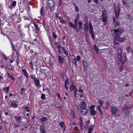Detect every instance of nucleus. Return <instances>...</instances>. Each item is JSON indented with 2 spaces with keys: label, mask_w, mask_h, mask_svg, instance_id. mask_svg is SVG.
<instances>
[{
  "label": "nucleus",
  "mask_w": 133,
  "mask_h": 133,
  "mask_svg": "<svg viewBox=\"0 0 133 133\" xmlns=\"http://www.w3.org/2000/svg\"><path fill=\"white\" fill-rule=\"evenodd\" d=\"M117 54L118 64L121 63L122 64H124L127 60L126 53L124 52L122 54L121 48L119 47L118 49Z\"/></svg>",
  "instance_id": "obj_1"
},
{
  "label": "nucleus",
  "mask_w": 133,
  "mask_h": 133,
  "mask_svg": "<svg viewBox=\"0 0 133 133\" xmlns=\"http://www.w3.org/2000/svg\"><path fill=\"white\" fill-rule=\"evenodd\" d=\"M124 32V30L122 28L117 29V41L122 42L125 39L124 38H121L120 36L121 34Z\"/></svg>",
  "instance_id": "obj_2"
},
{
  "label": "nucleus",
  "mask_w": 133,
  "mask_h": 133,
  "mask_svg": "<svg viewBox=\"0 0 133 133\" xmlns=\"http://www.w3.org/2000/svg\"><path fill=\"white\" fill-rule=\"evenodd\" d=\"M55 3L54 0H48L47 4L51 11H52L55 9Z\"/></svg>",
  "instance_id": "obj_3"
},
{
  "label": "nucleus",
  "mask_w": 133,
  "mask_h": 133,
  "mask_svg": "<svg viewBox=\"0 0 133 133\" xmlns=\"http://www.w3.org/2000/svg\"><path fill=\"white\" fill-rule=\"evenodd\" d=\"M132 107V105L131 104L128 106H127L125 105L123 108L122 111L123 113H126V115H129L130 111L129 109L131 108Z\"/></svg>",
  "instance_id": "obj_4"
},
{
  "label": "nucleus",
  "mask_w": 133,
  "mask_h": 133,
  "mask_svg": "<svg viewBox=\"0 0 133 133\" xmlns=\"http://www.w3.org/2000/svg\"><path fill=\"white\" fill-rule=\"evenodd\" d=\"M89 30L90 33L92 36L93 39H94L95 38L94 35V30H93V27L91 24V22H90L89 24Z\"/></svg>",
  "instance_id": "obj_5"
},
{
  "label": "nucleus",
  "mask_w": 133,
  "mask_h": 133,
  "mask_svg": "<svg viewBox=\"0 0 133 133\" xmlns=\"http://www.w3.org/2000/svg\"><path fill=\"white\" fill-rule=\"evenodd\" d=\"M80 104L81 105L80 107L81 109L85 110V109H86V104L84 99H83L81 100Z\"/></svg>",
  "instance_id": "obj_6"
},
{
  "label": "nucleus",
  "mask_w": 133,
  "mask_h": 133,
  "mask_svg": "<svg viewBox=\"0 0 133 133\" xmlns=\"http://www.w3.org/2000/svg\"><path fill=\"white\" fill-rule=\"evenodd\" d=\"M59 125L61 127V129H62L63 131L66 130V127L65 125V123L63 122H60L59 123Z\"/></svg>",
  "instance_id": "obj_7"
},
{
  "label": "nucleus",
  "mask_w": 133,
  "mask_h": 133,
  "mask_svg": "<svg viewBox=\"0 0 133 133\" xmlns=\"http://www.w3.org/2000/svg\"><path fill=\"white\" fill-rule=\"evenodd\" d=\"M45 123L43 125H41L40 126L39 130L40 131V133H46L44 127Z\"/></svg>",
  "instance_id": "obj_8"
},
{
  "label": "nucleus",
  "mask_w": 133,
  "mask_h": 133,
  "mask_svg": "<svg viewBox=\"0 0 133 133\" xmlns=\"http://www.w3.org/2000/svg\"><path fill=\"white\" fill-rule=\"evenodd\" d=\"M89 29L88 23L87 22L85 23L84 26V30L85 31V34H87L88 32Z\"/></svg>",
  "instance_id": "obj_9"
},
{
  "label": "nucleus",
  "mask_w": 133,
  "mask_h": 133,
  "mask_svg": "<svg viewBox=\"0 0 133 133\" xmlns=\"http://www.w3.org/2000/svg\"><path fill=\"white\" fill-rule=\"evenodd\" d=\"M116 112V107L115 106L112 107L111 108V112L112 114V116H115L116 114L115 113Z\"/></svg>",
  "instance_id": "obj_10"
},
{
  "label": "nucleus",
  "mask_w": 133,
  "mask_h": 133,
  "mask_svg": "<svg viewBox=\"0 0 133 133\" xmlns=\"http://www.w3.org/2000/svg\"><path fill=\"white\" fill-rule=\"evenodd\" d=\"M5 68L6 69H8L11 71H13L14 70V67L10 64L7 65Z\"/></svg>",
  "instance_id": "obj_11"
},
{
  "label": "nucleus",
  "mask_w": 133,
  "mask_h": 133,
  "mask_svg": "<svg viewBox=\"0 0 133 133\" xmlns=\"http://www.w3.org/2000/svg\"><path fill=\"white\" fill-rule=\"evenodd\" d=\"M14 118L16 121L18 123H20L22 120V117L19 116H16L14 117Z\"/></svg>",
  "instance_id": "obj_12"
},
{
  "label": "nucleus",
  "mask_w": 133,
  "mask_h": 133,
  "mask_svg": "<svg viewBox=\"0 0 133 133\" xmlns=\"http://www.w3.org/2000/svg\"><path fill=\"white\" fill-rule=\"evenodd\" d=\"M34 82L35 85L37 88H39L41 86V85L39 84V81L38 79H35Z\"/></svg>",
  "instance_id": "obj_13"
},
{
  "label": "nucleus",
  "mask_w": 133,
  "mask_h": 133,
  "mask_svg": "<svg viewBox=\"0 0 133 133\" xmlns=\"http://www.w3.org/2000/svg\"><path fill=\"white\" fill-rule=\"evenodd\" d=\"M18 104L15 103V101L11 102L10 104V107L15 108L18 107Z\"/></svg>",
  "instance_id": "obj_14"
},
{
  "label": "nucleus",
  "mask_w": 133,
  "mask_h": 133,
  "mask_svg": "<svg viewBox=\"0 0 133 133\" xmlns=\"http://www.w3.org/2000/svg\"><path fill=\"white\" fill-rule=\"evenodd\" d=\"M31 22L32 23H33V24L34 25V27L35 28V29L38 32H39L40 30V28H39V27L37 24L34 21H31Z\"/></svg>",
  "instance_id": "obj_15"
},
{
  "label": "nucleus",
  "mask_w": 133,
  "mask_h": 133,
  "mask_svg": "<svg viewBox=\"0 0 133 133\" xmlns=\"http://www.w3.org/2000/svg\"><path fill=\"white\" fill-rule=\"evenodd\" d=\"M70 90L74 91H77L78 90L76 87L73 84L70 85Z\"/></svg>",
  "instance_id": "obj_16"
},
{
  "label": "nucleus",
  "mask_w": 133,
  "mask_h": 133,
  "mask_svg": "<svg viewBox=\"0 0 133 133\" xmlns=\"http://www.w3.org/2000/svg\"><path fill=\"white\" fill-rule=\"evenodd\" d=\"M7 74L8 75V76L13 81H15V78L14 77V75L12 74V73L10 74L9 72H7Z\"/></svg>",
  "instance_id": "obj_17"
},
{
  "label": "nucleus",
  "mask_w": 133,
  "mask_h": 133,
  "mask_svg": "<svg viewBox=\"0 0 133 133\" xmlns=\"http://www.w3.org/2000/svg\"><path fill=\"white\" fill-rule=\"evenodd\" d=\"M84 110H85V111L83 110H80V112L81 114L83 116H86L87 115L88 112V110L87 109H85Z\"/></svg>",
  "instance_id": "obj_18"
},
{
  "label": "nucleus",
  "mask_w": 133,
  "mask_h": 133,
  "mask_svg": "<svg viewBox=\"0 0 133 133\" xmlns=\"http://www.w3.org/2000/svg\"><path fill=\"white\" fill-rule=\"evenodd\" d=\"M58 63L60 64H63L64 59L60 56H58Z\"/></svg>",
  "instance_id": "obj_19"
},
{
  "label": "nucleus",
  "mask_w": 133,
  "mask_h": 133,
  "mask_svg": "<svg viewBox=\"0 0 133 133\" xmlns=\"http://www.w3.org/2000/svg\"><path fill=\"white\" fill-rule=\"evenodd\" d=\"M107 11L105 10H104L102 11V17L107 16Z\"/></svg>",
  "instance_id": "obj_20"
},
{
  "label": "nucleus",
  "mask_w": 133,
  "mask_h": 133,
  "mask_svg": "<svg viewBox=\"0 0 133 133\" xmlns=\"http://www.w3.org/2000/svg\"><path fill=\"white\" fill-rule=\"evenodd\" d=\"M94 49L95 51H96V53L98 54L99 53L98 48L96 45H94Z\"/></svg>",
  "instance_id": "obj_21"
},
{
  "label": "nucleus",
  "mask_w": 133,
  "mask_h": 133,
  "mask_svg": "<svg viewBox=\"0 0 133 133\" xmlns=\"http://www.w3.org/2000/svg\"><path fill=\"white\" fill-rule=\"evenodd\" d=\"M126 50L129 53H131L132 52V50L131 48L130 47H127L126 48Z\"/></svg>",
  "instance_id": "obj_22"
},
{
  "label": "nucleus",
  "mask_w": 133,
  "mask_h": 133,
  "mask_svg": "<svg viewBox=\"0 0 133 133\" xmlns=\"http://www.w3.org/2000/svg\"><path fill=\"white\" fill-rule=\"evenodd\" d=\"M90 111L91 114L92 116H94L96 114V112L94 110H90Z\"/></svg>",
  "instance_id": "obj_23"
},
{
  "label": "nucleus",
  "mask_w": 133,
  "mask_h": 133,
  "mask_svg": "<svg viewBox=\"0 0 133 133\" xmlns=\"http://www.w3.org/2000/svg\"><path fill=\"white\" fill-rule=\"evenodd\" d=\"M61 48L63 50V51H64L65 54V55L66 56H68V52L67 51V50H66L64 48L63 46L61 47Z\"/></svg>",
  "instance_id": "obj_24"
},
{
  "label": "nucleus",
  "mask_w": 133,
  "mask_h": 133,
  "mask_svg": "<svg viewBox=\"0 0 133 133\" xmlns=\"http://www.w3.org/2000/svg\"><path fill=\"white\" fill-rule=\"evenodd\" d=\"M79 25H78V27H79V30H81L82 27V23L81 21H79L78 22Z\"/></svg>",
  "instance_id": "obj_25"
},
{
  "label": "nucleus",
  "mask_w": 133,
  "mask_h": 133,
  "mask_svg": "<svg viewBox=\"0 0 133 133\" xmlns=\"http://www.w3.org/2000/svg\"><path fill=\"white\" fill-rule=\"evenodd\" d=\"M59 19L61 23H66V21H65L63 18L61 17L59 18Z\"/></svg>",
  "instance_id": "obj_26"
},
{
  "label": "nucleus",
  "mask_w": 133,
  "mask_h": 133,
  "mask_svg": "<svg viewBox=\"0 0 133 133\" xmlns=\"http://www.w3.org/2000/svg\"><path fill=\"white\" fill-rule=\"evenodd\" d=\"M47 119L46 117L43 116V117L40 119L41 122L42 123L43 122H45Z\"/></svg>",
  "instance_id": "obj_27"
},
{
  "label": "nucleus",
  "mask_w": 133,
  "mask_h": 133,
  "mask_svg": "<svg viewBox=\"0 0 133 133\" xmlns=\"http://www.w3.org/2000/svg\"><path fill=\"white\" fill-rule=\"evenodd\" d=\"M100 107H101L99 105H98L97 106V108L98 110L99 111V112L100 114L101 115H102V114L103 113L102 111L101 110V109Z\"/></svg>",
  "instance_id": "obj_28"
},
{
  "label": "nucleus",
  "mask_w": 133,
  "mask_h": 133,
  "mask_svg": "<svg viewBox=\"0 0 133 133\" xmlns=\"http://www.w3.org/2000/svg\"><path fill=\"white\" fill-rule=\"evenodd\" d=\"M102 21L104 22H105L107 21V16L102 17Z\"/></svg>",
  "instance_id": "obj_29"
},
{
  "label": "nucleus",
  "mask_w": 133,
  "mask_h": 133,
  "mask_svg": "<svg viewBox=\"0 0 133 133\" xmlns=\"http://www.w3.org/2000/svg\"><path fill=\"white\" fill-rule=\"evenodd\" d=\"M120 6L119 4H117V9H118V16L119 15V14L120 12Z\"/></svg>",
  "instance_id": "obj_30"
},
{
  "label": "nucleus",
  "mask_w": 133,
  "mask_h": 133,
  "mask_svg": "<svg viewBox=\"0 0 133 133\" xmlns=\"http://www.w3.org/2000/svg\"><path fill=\"white\" fill-rule=\"evenodd\" d=\"M44 8L43 7H42L40 11L41 15L42 16H43L44 15Z\"/></svg>",
  "instance_id": "obj_31"
},
{
  "label": "nucleus",
  "mask_w": 133,
  "mask_h": 133,
  "mask_svg": "<svg viewBox=\"0 0 133 133\" xmlns=\"http://www.w3.org/2000/svg\"><path fill=\"white\" fill-rule=\"evenodd\" d=\"M25 110L28 112L30 111V110L29 107L28 106L25 107L24 108Z\"/></svg>",
  "instance_id": "obj_32"
},
{
  "label": "nucleus",
  "mask_w": 133,
  "mask_h": 133,
  "mask_svg": "<svg viewBox=\"0 0 133 133\" xmlns=\"http://www.w3.org/2000/svg\"><path fill=\"white\" fill-rule=\"evenodd\" d=\"M71 114L72 118L74 119H75L76 117L74 112H71Z\"/></svg>",
  "instance_id": "obj_33"
},
{
  "label": "nucleus",
  "mask_w": 133,
  "mask_h": 133,
  "mask_svg": "<svg viewBox=\"0 0 133 133\" xmlns=\"http://www.w3.org/2000/svg\"><path fill=\"white\" fill-rule=\"evenodd\" d=\"M98 101L100 105H101V107L102 106L103 104L104 103V101L101 100H99Z\"/></svg>",
  "instance_id": "obj_34"
},
{
  "label": "nucleus",
  "mask_w": 133,
  "mask_h": 133,
  "mask_svg": "<svg viewBox=\"0 0 133 133\" xmlns=\"http://www.w3.org/2000/svg\"><path fill=\"white\" fill-rule=\"evenodd\" d=\"M79 14H77L76 15V18H75V19L74 20L75 21H78L79 19Z\"/></svg>",
  "instance_id": "obj_35"
},
{
  "label": "nucleus",
  "mask_w": 133,
  "mask_h": 133,
  "mask_svg": "<svg viewBox=\"0 0 133 133\" xmlns=\"http://www.w3.org/2000/svg\"><path fill=\"white\" fill-rule=\"evenodd\" d=\"M55 44L56 45V46L58 49L59 50V49L61 47V46L60 45L59 43H55Z\"/></svg>",
  "instance_id": "obj_36"
},
{
  "label": "nucleus",
  "mask_w": 133,
  "mask_h": 133,
  "mask_svg": "<svg viewBox=\"0 0 133 133\" xmlns=\"http://www.w3.org/2000/svg\"><path fill=\"white\" fill-rule=\"evenodd\" d=\"M4 91H9V87H8L6 88H4L3 89Z\"/></svg>",
  "instance_id": "obj_37"
},
{
  "label": "nucleus",
  "mask_w": 133,
  "mask_h": 133,
  "mask_svg": "<svg viewBox=\"0 0 133 133\" xmlns=\"http://www.w3.org/2000/svg\"><path fill=\"white\" fill-rule=\"evenodd\" d=\"M11 48H12V49L15 51V46L12 42H11Z\"/></svg>",
  "instance_id": "obj_38"
},
{
  "label": "nucleus",
  "mask_w": 133,
  "mask_h": 133,
  "mask_svg": "<svg viewBox=\"0 0 133 133\" xmlns=\"http://www.w3.org/2000/svg\"><path fill=\"white\" fill-rule=\"evenodd\" d=\"M122 65L121 66L120 68H119V71L120 72H121L123 70L124 68V66L122 64Z\"/></svg>",
  "instance_id": "obj_39"
},
{
  "label": "nucleus",
  "mask_w": 133,
  "mask_h": 133,
  "mask_svg": "<svg viewBox=\"0 0 133 133\" xmlns=\"http://www.w3.org/2000/svg\"><path fill=\"white\" fill-rule=\"evenodd\" d=\"M41 99L42 100H44L45 99V94H42L41 96Z\"/></svg>",
  "instance_id": "obj_40"
},
{
  "label": "nucleus",
  "mask_w": 133,
  "mask_h": 133,
  "mask_svg": "<svg viewBox=\"0 0 133 133\" xmlns=\"http://www.w3.org/2000/svg\"><path fill=\"white\" fill-rule=\"evenodd\" d=\"M114 10H115V15L116 17V5L115 4L114 5Z\"/></svg>",
  "instance_id": "obj_41"
},
{
  "label": "nucleus",
  "mask_w": 133,
  "mask_h": 133,
  "mask_svg": "<svg viewBox=\"0 0 133 133\" xmlns=\"http://www.w3.org/2000/svg\"><path fill=\"white\" fill-rule=\"evenodd\" d=\"M32 63V62H30V67L33 70L34 69V68L33 67V64Z\"/></svg>",
  "instance_id": "obj_42"
},
{
  "label": "nucleus",
  "mask_w": 133,
  "mask_h": 133,
  "mask_svg": "<svg viewBox=\"0 0 133 133\" xmlns=\"http://www.w3.org/2000/svg\"><path fill=\"white\" fill-rule=\"evenodd\" d=\"M52 35L53 38L55 39L56 38L57 36L55 32H53L52 33Z\"/></svg>",
  "instance_id": "obj_43"
},
{
  "label": "nucleus",
  "mask_w": 133,
  "mask_h": 133,
  "mask_svg": "<svg viewBox=\"0 0 133 133\" xmlns=\"http://www.w3.org/2000/svg\"><path fill=\"white\" fill-rule=\"evenodd\" d=\"M67 79H66L65 82V85H67V84L69 83V79L67 77Z\"/></svg>",
  "instance_id": "obj_44"
},
{
  "label": "nucleus",
  "mask_w": 133,
  "mask_h": 133,
  "mask_svg": "<svg viewBox=\"0 0 133 133\" xmlns=\"http://www.w3.org/2000/svg\"><path fill=\"white\" fill-rule=\"evenodd\" d=\"M79 124H80V128L81 129V130H82V127L83 125V122H80L79 123Z\"/></svg>",
  "instance_id": "obj_45"
},
{
  "label": "nucleus",
  "mask_w": 133,
  "mask_h": 133,
  "mask_svg": "<svg viewBox=\"0 0 133 133\" xmlns=\"http://www.w3.org/2000/svg\"><path fill=\"white\" fill-rule=\"evenodd\" d=\"M16 5V2L15 1H14L12 3V6L14 7Z\"/></svg>",
  "instance_id": "obj_46"
},
{
  "label": "nucleus",
  "mask_w": 133,
  "mask_h": 133,
  "mask_svg": "<svg viewBox=\"0 0 133 133\" xmlns=\"http://www.w3.org/2000/svg\"><path fill=\"white\" fill-rule=\"evenodd\" d=\"M95 106L94 105H92L90 106V110H94V108Z\"/></svg>",
  "instance_id": "obj_47"
},
{
  "label": "nucleus",
  "mask_w": 133,
  "mask_h": 133,
  "mask_svg": "<svg viewBox=\"0 0 133 133\" xmlns=\"http://www.w3.org/2000/svg\"><path fill=\"white\" fill-rule=\"evenodd\" d=\"M93 130H94V129L92 128H91V127L89 128L88 129V131L91 132L92 131H93Z\"/></svg>",
  "instance_id": "obj_48"
},
{
  "label": "nucleus",
  "mask_w": 133,
  "mask_h": 133,
  "mask_svg": "<svg viewBox=\"0 0 133 133\" xmlns=\"http://www.w3.org/2000/svg\"><path fill=\"white\" fill-rule=\"evenodd\" d=\"M16 62L17 65H18L19 63V58L18 57H17V58Z\"/></svg>",
  "instance_id": "obj_49"
},
{
  "label": "nucleus",
  "mask_w": 133,
  "mask_h": 133,
  "mask_svg": "<svg viewBox=\"0 0 133 133\" xmlns=\"http://www.w3.org/2000/svg\"><path fill=\"white\" fill-rule=\"evenodd\" d=\"M56 95L59 98L60 100H61V97L59 94V93H57L56 94Z\"/></svg>",
  "instance_id": "obj_50"
},
{
  "label": "nucleus",
  "mask_w": 133,
  "mask_h": 133,
  "mask_svg": "<svg viewBox=\"0 0 133 133\" xmlns=\"http://www.w3.org/2000/svg\"><path fill=\"white\" fill-rule=\"evenodd\" d=\"M108 108V107L107 106V105H105L103 107V109L105 111Z\"/></svg>",
  "instance_id": "obj_51"
},
{
  "label": "nucleus",
  "mask_w": 133,
  "mask_h": 133,
  "mask_svg": "<svg viewBox=\"0 0 133 133\" xmlns=\"http://www.w3.org/2000/svg\"><path fill=\"white\" fill-rule=\"evenodd\" d=\"M127 17L130 20H131L132 19L131 16L129 14L128 15Z\"/></svg>",
  "instance_id": "obj_52"
},
{
  "label": "nucleus",
  "mask_w": 133,
  "mask_h": 133,
  "mask_svg": "<svg viewBox=\"0 0 133 133\" xmlns=\"http://www.w3.org/2000/svg\"><path fill=\"white\" fill-rule=\"evenodd\" d=\"M68 23L69 24V25L71 27H72V26H74V25L71 22H69Z\"/></svg>",
  "instance_id": "obj_53"
},
{
  "label": "nucleus",
  "mask_w": 133,
  "mask_h": 133,
  "mask_svg": "<svg viewBox=\"0 0 133 133\" xmlns=\"http://www.w3.org/2000/svg\"><path fill=\"white\" fill-rule=\"evenodd\" d=\"M76 59L77 61H78L81 59L80 56H77V57Z\"/></svg>",
  "instance_id": "obj_54"
},
{
  "label": "nucleus",
  "mask_w": 133,
  "mask_h": 133,
  "mask_svg": "<svg viewBox=\"0 0 133 133\" xmlns=\"http://www.w3.org/2000/svg\"><path fill=\"white\" fill-rule=\"evenodd\" d=\"M3 112H4V114L5 116L9 115L8 112L5 111H3Z\"/></svg>",
  "instance_id": "obj_55"
},
{
  "label": "nucleus",
  "mask_w": 133,
  "mask_h": 133,
  "mask_svg": "<svg viewBox=\"0 0 133 133\" xmlns=\"http://www.w3.org/2000/svg\"><path fill=\"white\" fill-rule=\"evenodd\" d=\"M55 16L56 17L58 18L59 19V18L61 17H60L59 15L57 13L55 14Z\"/></svg>",
  "instance_id": "obj_56"
},
{
  "label": "nucleus",
  "mask_w": 133,
  "mask_h": 133,
  "mask_svg": "<svg viewBox=\"0 0 133 133\" xmlns=\"http://www.w3.org/2000/svg\"><path fill=\"white\" fill-rule=\"evenodd\" d=\"M75 9L76 11L78 12V11H79V10H78V7L77 6H76L75 7Z\"/></svg>",
  "instance_id": "obj_57"
},
{
  "label": "nucleus",
  "mask_w": 133,
  "mask_h": 133,
  "mask_svg": "<svg viewBox=\"0 0 133 133\" xmlns=\"http://www.w3.org/2000/svg\"><path fill=\"white\" fill-rule=\"evenodd\" d=\"M22 72L24 73V74L25 73H26L27 72L26 71V70L24 69H23L22 70Z\"/></svg>",
  "instance_id": "obj_58"
},
{
  "label": "nucleus",
  "mask_w": 133,
  "mask_h": 133,
  "mask_svg": "<svg viewBox=\"0 0 133 133\" xmlns=\"http://www.w3.org/2000/svg\"><path fill=\"white\" fill-rule=\"evenodd\" d=\"M24 75L26 77L27 79L28 78V74L27 72H26V73H25L24 74Z\"/></svg>",
  "instance_id": "obj_59"
},
{
  "label": "nucleus",
  "mask_w": 133,
  "mask_h": 133,
  "mask_svg": "<svg viewBox=\"0 0 133 133\" xmlns=\"http://www.w3.org/2000/svg\"><path fill=\"white\" fill-rule=\"evenodd\" d=\"M88 124H85L84 125V128L86 129H87L88 128Z\"/></svg>",
  "instance_id": "obj_60"
},
{
  "label": "nucleus",
  "mask_w": 133,
  "mask_h": 133,
  "mask_svg": "<svg viewBox=\"0 0 133 133\" xmlns=\"http://www.w3.org/2000/svg\"><path fill=\"white\" fill-rule=\"evenodd\" d=\"M122 2L123 4L124 5H125L127 4V3L125 2L124 0H122Z\"/></svg>",
  "instance_id": "obj_61"
},
{
  "label": "nucleus",
  "mask_w": 133,
  "mask_h": 133,
  "mask_svg": "<svg viewBox=\"0 0 133 133\" xmlns=\"http://www.w3.org/2000/svg\"><path fill=\"white\" fill-rule=\"evenodd\" d=\"M18 126V125H16V124H15L14 126V128H16Z\"/></svg>",
  "instance_id": "obj_62"
},
{
  "label": "nucleus",
  "mask_w": 133,
  "mask_h": 133,
  "mask_svg": "<svg viewBox=\"0 0 133 133\" xmlns=\"http://www.w3.org/2000/svg\"><path fill=\"white\" fill-rule=\"evenodd\" d=\"M77 21H78L74 20V23L75 24V25H76L77 26L78 25V24H77Z\"/></svg>",
  "instance_id": "obj_63"
},
{
  "label": "nucleus",
  "mask_w": 133,
  "mask_h": 133,
  "mask_svg": "<svg viewBox=\"0 0 133 133\" xmlns=\"http://www.w3.org/2000/svg\"><path fill=\"white\" fill-rule=\"evenodd\" d=\"M74 129H75V130L77 131L79 129H78L77 127L76 126H75L74 127Z\"/></svg>",
  "instance_id": "obj_64"
}]
</instances>
